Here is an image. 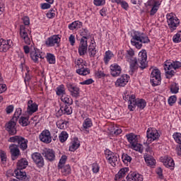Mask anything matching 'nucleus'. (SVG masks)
<instances>
[{
	"mask_svg": "<svg viewBox=\"0 0 181 181\" xmlns=\"http://www.w3.org/2000/svg\"><path fill=\"white\" fill-rule=\"evenodd\" d=\"M147 59L146 50L141 49L139 53L138 59L136 58L131 61H127L129 63L131 74H134V73L138 70V67L141 69V70L146 69L148 67Z\"/></svg>",
	"mask_w": 181,
	"mask_h": 181,
	"instance_id": "obj_1",
	"label": "nucleus"
},
{
	"mask_svg": "<svg viewBox=\"0 0 181 181\" xmlns=\"http://www.w3.org/2000/svg\"><path fill=\"white\" fill-rule=\"evenodd\" d=\"M125 101H129L128 108L129 111H134L136 107L140 110H144L146 107V101L144 99H136L135 95H129V92H126L123 96Z\"/></svg>",
	"mask_w": 181,
	"mask_h": 181,
	"instance_id": "obj_2",
	"label": "nucleus"
},
{
	"mask_svg": "<svg viewBox=\"0 0 181 181\" xmlns=\"http://www.w3.org/2000/svg\"><path fill=\"white\" fill-rule=\"evenodd\" d=\"M151 40L144 33L139 31H134L132 34L131 43L132 46H135L136 49H142V43H149Z\"/></svg>",
	"mask_w": 181,
	"mask_h": 181,
	"instance_id": "obj_3",
	"label": "nucleus"
},
{
	"mask_svg": "<svg viewBox=\"0 0 181 181\" xmlns=\"http://www.w3.org/2000/svg\"><path fill=\"white\" fill-rule=\"evenodd\" d=\"M8 142H11L13 144H18V148L21 151H26L28 149V139H25V137L22 136H13L8 139Z\"/></svg>",
	"mask_w": 181,
	"mask_h": 181,
	"instance_id": "obj_4",
	"label": "nucleus"
},
{
	"mask_svg": "<svg viewBox=\"0 0 181 181\" xmlns=\"http://www.w3.org/2000/svg\"><path fill=\"white\" fill-rule=\"evenodd\" d=\"M74 63L75 66L78 68L76 69L77 74H79V76H87L90 74V69L84 68V66L87 67V62L84 59L78 58L77 60H75Z\"/></svg>",
	"mask_w": 181,
	"mask_h": 181,
	"instance_id": "obj_5",
	"label": "nucleus"
},
{
	"mask_svg": "<svg viewBox=\"0 0 181 181\" xmlns=\"http://www.w3.org/2000/svg\"><path fill=\"white\" fill-rule=\"evenodd\" d=\"M167 23L170 32H175L177 28V26L180 25V21L177 17L173 16V13H168L166 15Z\"/></svg>",
	"mask_w": 181,
	"mask_h": 181,
	"instance_id": "obj_6",
	"label": "nucleus"
},
{
	"mask_svg": "<svg viewBox=\"0 0 181 181\" xmlns=\"http://www.w3.org/2000/svg\"><path fill=\"white\" fill-rule=\"evenodd\" d=\"M30 33H32V31L29 30L28 27L20 25V37L25 45H30L32 43V38L29 36Z\"/></svg>",
	"mask_w": 181,
	"mask_h": 181,
	"instance_id": "obj_7",
	"label": "nucleus"
},
{
	"mask_svg": "<svg viewBox=\"0 0 181 181\" xmlns=\"http://www.w3.org/2000/svg\"><path fill=\"white\" fill-rule=\"evenodd\" d=\"M105 155L108 163L113 167H115L117 165H118V162H119V156L118 154L115 153L110 150H107L105 153Z\"/></svg>",
	"mask_w": 181,
	"mask_h": 181,
	"instance_id": "obj_8",
	"label": "nucleus"
},
{
	"mask_svg": "<svg viewBox=\"0 0 181 181\" xmlns=\"http://www.w3.org/2000/svg\"><path fill=\"white\" fill-rule=\"evenodd\" d=\"M62 40V35H54L51 37H49L45 40V45L47 47H53L54 46H59Z\"/></svg>",
	"mask_w": 181,
	"mask_h": 181,
	"instance_id": "obj_9",
	"label": "nucleus"
},
{
	"mask_svg": "<svg viewBox=\"0 0 181 181\" xmlns=\"http://www.w3.org/2000/svg\"><path fill=\"white\" fill-rule=\"evenodd\" d=\"M150 81L153 87H156V86L160 84V71L159 69H153L151 74Z\"/></svg>",
	"mask_w": 181,
	"mask_h": 181,
	"instance_id": "obj_10",
	"label": "nucleus"
},
{
	"mask_svg": "<svg viewBox=\"0 0 181 181\" xmlns=\"http://www.w3.org/2000/svg\"><path fill=\"white\" fill-rule=\"evenodd\" d=\"M30 57L34 63H39V59H45L43 52H41L35 47H31Z\"/></svg>",
	"mask_w": 181,
	"mask_h": 181,
	"instance_id": "obj_11",
	"label": "nucleus"
},
{
	"mask_svg": "<svg viewBox=\"0 0 181 181\" xmlns=\"http://www.w3.org/2000/svg\"><path fill=\"white\" fill-rule=\"evenodd\" d=\"M31 158L34 163H35V165L37 166V168H40L45 166V158H43V156H42V154H40V153H33L31 155Z\"/></svg>",
	"mask_w": 181,
	"mask_h": 181,
	"instance_id": "obj_12",
	"label": "nucleus"
},
{
	"mask_svg": "<svg viewBox=\"0 0 181 181\" xmlns=\"http://www.w3.org/2000/svg\"><path fill=\"white\" fill-rule=\"evenodd\" d=\"M11 160H16L21 156V150L16 144H11L8 147Z\"/></svg>",
	"mask_w": 181,
	"mask_h": 181,
	"instance_id": "obj_13",
	"label": "nucleus"
},
{
	"mask_svg": "<svg viewBox=\"0 0 181 181\" xmlns=\"http://www.w3.org/2000/svg\"><path fill=\"white\" fill-rule=\"evenodd\" d=\"M160 1L156 0H149L147 2L148 6H151L150 16H153L158 11H159V6H160Z\"/></svg>",
	"mask_w": 181,
	"mask_h": 181,
	"instance_id": "obj_14",
	"label": "nucleus"
},
{
	"mask_svg": "<svg viewBox=\"0 0 181 181\" xmlns=\"http://www.w3.org/2000/svg\"><path fill=\"white\" fill-rule=\"evenodd\" d=\"M16 122L18 121L11 119V121L6 124V131L8 132L9 135H16V132H18L16 130Z\"/></svg>",
	"mask_w": 181,
	"mask_h": 181,
	"instance_id": "obj_15",
	"label": "nucleus"
},
{
	"mask_svg": "<svg viewBox=\"0 0 181 181\" xmlns=\"http://www.w3.org/2000/svg\"><path fill=\"white\" fill-rule=\"evenodd\" d=\"M12 46H13V42L11 40H5L2 38L0 39V52L2 53H6Z\"/></svg>",
	"mask_w": 181,
	"mask_h": 181,
	"instance_id": "obj_16",
	"label": "nucleus"
},
{
	"mask_svg": "<svg viewBox=\"0 0 181 181\" xmlns=\"http://www.w3.org/2000/svg\"><path fill=\"white\" fill-rule=\"evenodd\" d=\"M88 49V44L86 40H80L78 53L79 56H86L87 54V50Z\"/></svg>",
	"mask_w": 181,
	"mask_h": 181,
	"instance_id": "obj_17",
	"label": "nucleus"
},
{
	"mask_svg": "<svg viewBox=\"0 0 181 181\" xmlns=\"http://www.w3.org/2000/svg\"><path fill=\"white\" fill-rule=\"evenodd\" d=\"M42 155L47 160H49V162H53V160H55L56 159V153H54L53 149L45 148L42 151Z\"/></svg>",
	"mask_w": 181,
	"mask_h": 181,
	"instance_id": "obj_18",
	"label": "nucleus"
},
{
	"mask_svg": "<svg viewBox=\"0 0 181 181\" xmlns=\"http://www.w3.org/2000/svg\"><path fill=\"white\" fill-rule=\"evenodd\" d=\"M39 139L41 142H44V144H50V142H52L50 132L47 129L42 131L39 136Z\"/></svg>",
	"mask_w": 181,
	"mask_h": 181,
	"instance_id": "obj_19",
	"label": "nucleus"
},
{
	"mask_svg": "<svg viewBox=\"0 0 181 181\" xmlns=\"http://www.w3.org/2000/svg\"><path fill=\"white\" fill-rule=\"evenodd\" d=\"M159 136H160V135H159L158 130L152 127L148 129L146 132V137L148 139H150V141H156V139H159Z\"/></svg>",
	"mask_w": 181,
	"mask_h": 181,
	"instance_id": "obj_20",
	"label": "nucleus"
},
{
	"mask_svg": "<svg viewBox=\"0 0 181 181\" xmlns=\"http://www.w3.org/2000/svg\"><path fill=\"white\" fill-rule=\"evenodd\" d=\"M129 81V76L127 74L122 75L115 82L116 87H125Z\"/></svg>",
	"mask_w": 181,
	"mask_h": 181,
	"instance_id": "obj_21",
	"label": "nucleus"
},
{
	"mask_svg": "<svg viewBox=\"0 0 181 181\" xmlns=\"http://www.w3.org/2000/svg\"><path fill=\"white\" fill-rule=\"evenodd\" d=\"M66 87L69 91L71 93L72 97L77 98L78 95H80V88L77 87V86L72 83H67Z\"/></svg>",
	"mask_w": 181,
	"mask_h": 181,
	"instance_id": "obj_22",
	"label": "nucleus"
},
{
	"mask_svg": "<svg viewBox=\"0 0 181 181\" xmlns=\"http://www.w3.org/2000/svg\"><path fill=\"white\" fill-rule=\"evenodd\" d=\"M126 179L127 181H142L144 180V176L139 173L133 172L129 173Z\"/></svg>",
	"mask_w": 181,
	"mask_h": 181,
	"instance_id": "obj_23",
	"label": "nucleus"
},
{
	"mask_svg": "<svg viewBox=\"0 0 181 181\" xmlns=\"http://www.w3.org/2000/svg\"><path fill=\"white\" fill-rule=\"evenodd\" d=\"M110 74L112 77H118L121 72L122 71V69L118 65V64H112L110 65Z\"/></svg>",
	"mask_w": 181,
	"mask_h": 181,
	"instance_id": "obj_24",
	"label": "nucleus"
},
{
	"mask_svg": "<svg viewBox=\"0 0 181 181\" xmlns=\"http://www.w3.org/2000/svg\"><path fill=\"white\" fill-rule=\"evenodd\" d=\"M37 111V104L36 103H33V100H30L28 101V107L27 112L29 115H32V114H35Z\"/></svg>",
	"mask_w": 181,
	"mask_h": 181,
	"instance_id": "obj_25",
	"label": "nucleus"
},
{
	"mask_svg": "<svg viewBox=\"0 0 181 181\" xmlns=\"http://www.w3.org/2000/svg\"><path fill=\"white\" fill-rule=\"evenodd\" d=\"M14 175H16V179H18V180H29V177H28V175H26V173L22 171V170L19 168L14 170Z\"/></svg>",
	"mask_w": 181,
	"mask_h": 181,
	"instance_id": "obj_26",
	"label": "nucleus"
},
{
	"mask_svg": "<svg viewBox=\"0 0 181 181\" xmlns=\"http://www.w3.org/2000/svg\"><path fill=\"white\" fill-rule=\"evenodd\" d=\"M59 114L65 115H71L73 113V109L70 107V105H65L64 106H61L59 110L58 111Z\"/></svg>",
	"mask_w": 181,
	"mask_h": 181,
	"instance_id": "obj_27",
	"label": "nucleus"
},
{
	"mask_svg": "<svg viewBox=\"0 0 181 181\" xmlns=\"http://www.w3.org/2000/svg\"><path fill=\"white\" fill-rule=\"evenodd\" d=\"M163 163L165 168H170L171 170H173V168H175V161L173 160V158H171L169 156H165Z\"/></svg>",
	"mask_w": 181,
	"mask_h": 181,
	"instance_id": "obj_28",
	"label": "nucleus"
},
{
	"mask_svg": "<svg viewBox=\"0 0 181 181\" xmlns=\"http://www.w3.org/2000/svg\"><path fill=\"white\" fill-rule=\"evenodd\" d=\"M180 67H181L180 62L176 61L173 62H165V69H167V70H169V69H174V70H176L177 69H180Z\"/></svg>",
	"mask_w": 181,
	"mask_h": 181,
	"instance_id": "obj_29",
	"label": "nucleus"
},
{
	"mask_svg": "<svg viewBox=\"0 0 181 181\" xmlns=\"http://www.w3.org/2000/svg\"><path fill=\"white\" fill-rule=\"evenodd\" d=\"M144 160L148 166H155L156 160L152 156L148 153L144 154Z\"/></svg>",
	"mask_w": 181,
	"mask_h": 181,
	"instance_id": "obj_30",
	"label": "nucleus"
},
{
	"mask_svg": "<svg viewBox=\"0 0 181 181\" xmlns=\"http://www.w3.org/2000/svg\"><path fill=\"white\" fill-rule=\"evenodd\" d=\"M128 168H121L117 174L115 175V180H119L120 179H122V177H125L127 172H128Z\"/></svg>",
	"mask_w": 181,
	"mask_h": 181,
	"instance_id": "obj_31",
	"label": "nucleus"
},
{
	"mask_svg": "<svg viewBox=\"0 0 181 181\" xmlns=\"http://www.w3.org/2000/svg\"><path fill=\"white\" fill-rule=\"evenodd\" d=\"M28 165H29L28 160L26 158H21L17 162V169H26V168H28Z\"/></svg>",
	"mask_w": 181,
	"mask_h": 181,
	"instance_id": "obj_32",
	"label": "nucleus"
},
{
	"mask_svg": "<svg viewBox=\"0 0 181 181\" xmlns=\"http://www.w3.org/2000/svg\"><path fill=\"white\" fill-rule=\"evenodd\" d=\"M88 52L90 58L95 57V55L97 54V49H95V44L94 42L90 43L88 47Z\"/></svg>",
	"mask_w": 181,
	"mask_h": 181,
	"instance_id": "obj_33",
	"label": "nucleus"
},
{
	"mask_svg": "<svg viewBox=\"0 0 181 181\" xmlns=\"http://www.w3.org/2000/svg\"><path fill=\"white\" fill-rule=\"evenodd\" d=\"M126 138H127L128 142H129V144L132 145H132H134V144H136V142H138L137 136L134 133H130V134H126Z\"/></svg>",
	"mask_w": 181,
	"mask_h": 181,
	"instance_id": "obj_34",
	"label": "nucleus"
},
{
	"mask_svg": "<svg viewBox=\"0 0 181 181\" xmlns=\"http://www.w3.org/2000/svg\"><path fill=\"white\" fill-rule=\"evenodd\" d=\"M80 148V141H78V138H74V141H72L71 145L69 146V151L71 152H74L76 149Z\"/></svg>",
	"mask_w": 181,
	"mask_h": 181,
	"instance_id": "obj_35",
	"label": "nucleus"
},
{
	"mask_svg": "<svg viewBox=\"0 0 181 181\" xmlns=\"http://www.w3.org/2000/svg\"><path fill=\"white\" fill-rule=\"evenodd\" d=\"M134 56H135V51H134V49L130 48L129 49L126 51L125 59L127 62H131V60H134V59H136L134 57Z\"/></svg>",
	"mask_w": 181,
	"mask_h": 181,
	"instance_id": "obj_36",
	"label": "nucleus"
},
{
	"mask_svg": "<svg viewBox=\"0 0 181 181\" xmlns=\"http://www.w3.org/2000/svg\"><path fill=\"white\" fill-rule=\"evenodd\" d=\"M81 26H83V23L76 21H74L73 23H71V24H69L68 25V28L70 30H75V29H80V28H81Z\"/></svg>",
	"mask_w": 181,
	"mask_h": 181,
	"instance_id": "obj_37",
	"label": "nucleus"
},
{
	"mask_svg": "<svg viewBox=\"0 0 181 181\" xmlns=\"http://www.w3.org/2000/svg\"><path fill=\"white\" fill-rule=\"evenodd\" d=\"M60 170L63 176H69V175H71V167L69 164L63 165L62 168H60Z\"/></svg>",
	"mask_w": 181,
	"mask_h": 181,
	"instance_id": "obj_38",
	"label": "nucleus"
},
{
	"mask_svg": "<svg viewBox=\"0 0 181 181\" xmlns=\"http://www.w3.org/2000/svg\"><path fill=\"white\" fill-rule=\"evenodd\" d=\"M56 125L59 129H66L69 125V122L63 119H59L57 122Z\"/></svg>",
	"mask_w": 181,
	"mask_h": 181,
	"instance_id": "obj_39",
	"label": "nucleus"
},
{
	"mask_svg": "<svg viewBox=\"0 0 181 181\" xmlns=\"http://www.w3.org/2000/svg\"><path fill=\"white\" fill-rule=\"evenodd\" d=\"M93 127V122L91 121V119L87 118L84 120L83 123V128L86 130V134H88V128H91Z\"/></svg>",
	"mask_w": 181,
	"mask_h": 181,
	"instance_id": "obj_40",
	"label": "nucleus"
},
{
	"mask_svg": "<svg viewBox=\"0 0 181 181\" xmlns=\"http://www.w3.org/2000/svg\"><path fill=\"white\" fill-rule=\"evenodd\" d=\"M80 35L82 37L81 40H88L90 37V32L88 30L83 28L80 30Z\"/></svg>",
	"mask_w": 181,
	"mask_h": 181,
	"instance_id": "obj_41",
	"label": "nucleus"
},
{
	"mask_svg": "<svg viewBox=\"0 0 181 181\" xmlns=\"http://www.w3.org/2000/svg\"><path fill=\"white\" fill-rule=\"evenodd\" d=\"M61 100L62 101V103L68 104V105H71V104H73V99L71 98V97L66 94L62 95Z\"/></svg>",
	"mask_w": 181,
	"mask_h": 181,
	"instance_id": "obj_42",
	"label": "nucleus"
},
{
	"mask_svg": "<svg viewBox=\"0 0 181 181\" xmlns=\"http://www.w3.org/2000/svg\"><path fill=\"white\" fill-rule=\"evenodd\" d=\"M112 57H114V54H112V52L110 50L106 51L103 58L105 64H108V62H110Z\"/></svg>",
	"mask_w": 181,
	"mask_h": 181,
	"instance_id": "obj_43",
	"label": "nucleus"
},
{
	"mask_svg": "<svg viewBox=\"0 0 181 181\" xmlns=\"http://www.w3.org/2000/svg\"><path fill=\"white\" fill-rule=\"evenodd\" d=\"M18 122L22 127H28L30 122H29V117H21Z\"/></svg>",
	"mask_w": 181,
	"mask_h": 181,
	"instance_id": "obj_44",
	"label": "nucleus"
},
{
	"mask_svg": "<svg viewBox=\"0 0 181 181\" xmlns=\"http://www.w3.org/2000/svg\"><path fill=\"white\" fill-rule=\"evenodd\" d=\"M114 2L117 4V5H121L122 8L125 11H128L129 8V5H128V3L124 0H114Z\"/></svg>",
	"mask_w": 181,
	"mask_h": 181,
	"instance_id": "obj_45",
	"label": "nucleus"
},
{
	"mask_svg": "<svg viewBox=\"0 0 181 181\" xmlns=\"http://www.w3.org/2000/svg\"><path fill=\"white\" fill-rule=\"evenodd\" d=\"M57 95H66V88L64 85L62 84L57 88L56 90Z\"/></svg>",
	"mask_w": 181,
	"mask_h": 181,
	"instance_id": "obj_46",
	"label": "nucleus"
},
{
	"mask_svg": "<svg viewBox=\"0 0 181 181\" xmlns=\"http://www.w3.org/2000/svg\"><path fill=\"white\" fill-rule=\"evenodd\" d=\"M67 161V156L63 155L61 158L59 159V162L58 163V169L60 170V169L63 168V166L66 164V162Z\"/></svg>",
	"mask_w": 181,
	"mask_h": 181,
	"instance_id": "obj_47",
	"label": "nucleus"
},
{
	"mask_svg": "<svg viewBox=\"0 0 181 181\" xmlns=\"http://www.w3.org/2000/svg\"><path fill=\"white\" fill-rule=\"evenodd\" d=\"M164 69L165 70L166 78H172V77L175 76V71H173V69H166V64H164Z\"/></svg>",
	"mask_w": 181,
	"mask_h": 181,
	"instance_id": "obj_48",
	"label": "nucleus"
},
{
	"mask_svg": "<svg viewBox=\"0 0 181 181\" xmlns=\"http://www.w3.org/2000/svg\"><path fill=\"white\" fill-rule=\"evenodd\" d=\"M67 138H69V134L66 131L62 132L59 136V139L62 144L67 141Z\"/></svg>",
	"mask_w": 181,
	"mask_h": 181,
	"instance_id": "obj_49",
	"label": "nucleus"
},
{
	"mask_svg": "<svg viewBox=\"0 0 181 181\" xmlns=\"http://www.w3.org/2000/svg\"><path fill=\"white\" fill-rule=\"evenodd\" d=\"M132 148L134 149V151L140 152V153H142V152H144V146H142L140 144H138L137 142H136L134 144H132Z\"/></svg>",
	"mask_w": 181,
	"mask_h": 181,
	"instance_id": "obj_50",
	"label": "nucleus"
},
{
	"mask_svg": "<svg viewBox=\"0 0 181 181\" xmlns=\"http://www.w3.org/2000/svg\"><path fill=\"white\" fill-rule=\"evenodd\" d=\"M46 58L49 64H54L56 63V57H54V54L47 53Z\"/></svg>",
	"mask_w": 181,
	"mask_h": 181,
	"instance_id": "obj_51",
	"label": "nucleus"
},
{
	"mask_svg": "<svg viewBox=\"0 0 181 181\" xmlns=\"http://www.w3.org/2000/svg\"><path fill=\"white\" fill-rule=\"evenodd\" d=\"M21 114H22V109L21 107L17 108L12 118L13 121H18Z\"/></svg>",
	"mask_w": 181,
	"mask_h": 181,
	"instance_id": "obj_52",
	"label": "nucleus"
},
{
	"mask_svg": "<svg viewBox=\"0 0 181 181\" xmlns=\"http://www.w3.org/2000/svg\"><path fill=\"white\" fill-rule=\"evenodd\" d=\"M173 40L174 43H179L181 41V31H178L177 33H176L173 37Z\"/></svg>",
	"mask_w": 181,
	"mask_h": 181,
	"instance_id": "obj_53",
	"label": "nucleus"
},
{
	"mask_svg": "<svg viewBox=\"0 0 181 181\" xmlns=\"http://www.w3.org/2000/svg\"><path fill=\"white\" fill-rule=\"evenodd\" d=\"M170 91L173 94H177L179 93V86L176 83H173L170 87Z\"/></svg>",
	"mask_w": 181,
	"mask_h": 181,
	"instance_id": "obj_54",
	"label": "nucleus"
},
{
	"mask_svg": "<svg viewBox=\"0 0 181 181\" xmlns=\"http://www.w3.org/2000/svg\"><path fill=\"white\" fill-rule=\"evenodd\" d=\"M175 142H177V144H180V145H181V134L180 133H175L173 135Z\"/></svg>",
	"mask_w": 181,
	"mask_h": 181,
	"instance_id": "obj_55",
	"label": "nucleus"
},
{
	"mask_svg": "<svg viewBox=\"0 0 181 181\" xmlns=\"http://www.w3.org/2000/svg\"><path fill=\"white\" fill-rule=\"evenodd\" d=\"M122 159L124 162V163H128V162H131L132 160V158L131 156H128V154L125 153L122 156Z\"/></svg>",
	"mask_w": 181,
	"mask_h": 181,
	"instance_id": "obj_56",
	"label": "nucleus"
},
{
	"mask_svg": "<svg viewBox=\"0 0 181 181\" xmlns=\"http://www.w3.org/2000/svg\"><path fill=\"white\" fill-rule=\"evenodd\" d=\"M0 158L2 163H6L7 157H6V153L5 151H1L0 152Z\"/></svg>",
	"mask_w": 181,
	"mask_h": 181,
	"instance_id": "obj_57",
	"label": "nucleus"
},
{
	"mask_svg": "<svg viewBox=\"0 0 181 181\" xmlns=\"http://www.w3.org/2000/svg\"><path fill=\"white\" fill-rule=\"evenodd\" d=\"M56 16V11L51 9L49 10L47 13V17L49 18V19H53Z\"/></svg>",
	"mask_w": 181,
	"mask_h": 181,
	"instance_id": "obj_58",
	"label": "nucleus"
},
{
	"mask_svg": "<svg viewBox=\"0 0 181 181\" xmlns=\"http://www.w3.org/2000/svg\"><path fill=\"white\" fill-rule=\"evenodd\" d=\"M22 21H23V23H24V25H23V26H26V28H28V26L30 25V19H29V17L24 16L22 18Z\"/></svg>",
	"mask_w": 181,
	"mask_h": 181,
	"instance_id": "obj_59",
	"label": "nucleus"
},
{
	"mask_svg": "<svg viewBox=\"0 0 181 181\" xmlns=\"http://www.w3.org/2000/svg\"><path fill=\"white\" fill-rule=\"evenodd\" d=\"M93 4L95 6H103L105 5V0H93Z\"/></svg>",
	"mask_w": 181,
	"mask_h": 181,
	"instance_id": "obj_60",
	"label": "nucleus"
},
{
	"mask_svg": "<svg viewBox=\"0 0 181 181\" xmlns=\"http://www.w3.org/2000/svg\"><path fill=\"white\" fill-rule=\"evenodd\" d=\"M93 83H94V81H93V78H89L81 82L80 84H81V86H90V84H93Z\"/></svg>",
	"mask_w": 181,
	"mask_h": 181,
	"instance_id": "obj_61",
	"label": "nucleus"
},
{
	"mask_svg": "<svg viewBox=\"0 0 181 181\" xmlns=\"http://www.w3.org/2000/svg\"><path fill=\"white\" fill-rule=\"evenodd\" d=\"M92 170L93 173H98V172H100V165H98L97 163H93L92 165Z\"/></svg>",
	"mask_w": 181,
	"mask_h": 181,
	"instance_id": "obj_62",
	"label": "nucleus"
},
{
	"mask_svg": "<svg viewBox=\"0 0 181 181\" xmlns=\"http://www.w3.org/2000/svg\"><path fill=\"white\" fill-rule=\"evenodd\" d=\"M176 100H177V98H176V95L170 96L168 98V104H170V105H173V104L176 103Z\"/></svg>",
	"mask_w": 181,
	"mask_h": 181,
	"instance_id": "obj_63",
	"label": "nucleus"
},
{
	"mask_svg": "<svg viewBox=\"0 0 181 181\" xmlns=\"http://www.w3.org/2000/svg\"><path fill=\"white\" fill-rule=\"evenodd\" d=\"M71 46H74L76 43V37L74 35H71L69 38Z\"/></svg>",
	"mask_w": 181,
	"mask_h": 181,
	"instance_id": "obj_64",
	"label": "nucleus"
}]
</instances>
